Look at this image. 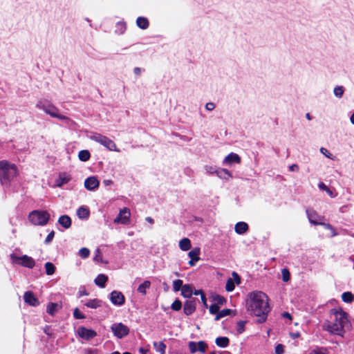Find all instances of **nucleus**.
<instances>
[{
	"instance_id": "1",
	"label": "nucleus",
	"mask_w": 354,
	"mask_h": 354,
	"mask_svg": "<svg viewBox=\"0 0 354 354\" xmlns=\"http://www.w3.org/2000/svg\"><path fill=\"white\" fill-rule=\"evenodd\" d=\"M246 308L251 315L258 317L259 322H265L270 311L268 296L261 291H254L249 293Z\"/></svg>"
},
{
	"instance_id": "2",
	"label": "nucleus",
	"mask_w": 354,
	"mask_h": 354,
	"mask_svg": "<svg viewBox=\"0 0 354 354\" xmlns=\"http://www.w3.org/2000/svg\"><path fill=\"white\" fill-rule=\"evenodd\" d=\"M350 323L347 314L342 310L332 309L330 319L323 324V329L328 333L343 335L345 328H348Z\"/></svg>"
},
{
	"instance_id": "3",
	"label": "nucleus",
	"mask_w": 354,
	"mask_h": 354,
	"mask_svg": "<svg viewBox=\"0 0 354 354\" xmlns=\"http://www.w3.org/2000/svg\"><path fill=\"white\" fill-rule=\"evenodd\" d=\"M19 175L16 165L7 160L0 161V181L3 185H8Z\"/></svg>"
},
{
	"instance_id": "4",
	"label": "nucleus",
	"mask_w": 354,
	"mask_h": 354,
	"mask_svg": "<svg viewBox=\"0 0 354 354\" xmlns=\"http://www.w3.org/2000/svg\"><path fill=\"white\" fill-rule=\"evenodd\" d=\"M36 107L44 111L52 118H57L60 120H66L68 119L66 116L62 114L60 111L55 105L48 101H38L36 104Z\"/></svg>"
},
{
	"instance_id": "5",
	"label": "nucleus",
	"mask_w": 354,
	"mask_h": 354,
	"mask_svg": "<svg viewBox=\"0 0 354 354\" xmlns=\"http://www.w3.org/2000/svg\"><path fill=\"white\" fill-rule=\"evenodd\" d=\"M88 138L94 142H96L106 147L108 150L120 152V150L117 147L115 143L108 137L97 133H91Z\"/></svg>"
},
{
	"instance_id": "6",
	"label": "nucleus",
	"mask_w": 354,
	"mask_h": 354,
	"mask_svg": "<svg viewBox=\"0 0 354 354\" xmlns=\"http://www.w3.org/2000/svg\"><path fill=\"white\" fill-rule=\"evenodd\" d=\"M50 218V214L46 211L34 210L28 215L30 222L35 225H45Z\"/></svg>"
},
{
	"instance_id": "7",
	"label": "nucleus",
	"mask_w": 354,
	"mask_h": 354,
	"mask_svg": "<svg viewBox=\"0 0 354 354\" xmlns=\"http://www.w3.org/2000/svg\"><path fill=\"white\" fill-rule=\"evenodd\" d=\"M10 259L12 263L19 264L26 268H32L35 265V260L26 254L17 257L15 254H11Z\"/></svg>"
},
{
	"instance_id": "8",
	"label": "nucleus",
	"mask_w": 354,
	"mask_h": 354,
	"mask_svg": "<svg viewBox=\"0 0 354 354\" xmlns=\"http://www.w3.org/2000/svg\"><path fill=\"white\" fill-rule=\"evenodd\" d=\"M131 212L127 207L120 209L118 216L115 218L113 223L116 224L128 225L130 222Z\"/></svg>"
},
{
	"instance_id": "9",
	"label": "nucleus",
	"mask_w": 354,
	"mask_h": 354,
	"mask_svg": "<svg viewBox=\"0 0 354 354\" xmlns=\"http://www.w3.org/2000/svg\"><path fill=\"white\" fill-rule=\"evenodd\" d=\"M111 329L114 335L119 339L125 337L129 333V328L121 322L114 323L112 324Z\"/></svg>"
},
{
	"instance_id": "10",
	"label": "nucleus",
	"mask_w": 354,
	"mask_h": 354,
	"mask_svg": "<svg viewBox=\"0 0 354 354\" xmlns=\"http://www.w3.org/2000/svg\"><path fill=\"white\" fill-rule=\"evenodd\" d=\"M109 299L111 302L118 306H121L125 303L124 295L118 290H113L110 293Z\"/></svg>"
},
{
	"instance_id": "11",
	"label": "nucleus",
	"mask_w": 354,
	"mask_h": 354,
	"mask_svg": "<svg viewBox=\"0 0 354 354\" xmlns=\"http://www.w3.org/2000/svg\"><path fill=\"white\" fill-rule=\"evenodd\" d=\"M188 347L191 353H195L197 351L204 353L207 348V344L204 341H199L198 342H189Z\"/></svg>"
},
{
	"instance_id": "12",
	"label": "nucleus",
	"mask_w": 354,
	"mask_h": 354,
	"mask_svg": "<svg viewBox=\"0 0 354 354\" xmlns=\"http://www.w3.org/2000/svg\"><path fill=\"white\" fill-rule=\"evenodd\" d=\"M307 217L310 223L313 225H320L322 224L321 221L322 220V217L319 216L316 211L312 209H307L306 211Z\"/></svg>"
},
{
	"instance_id": "13",
	"label": "nucleus",
	"mask_w": 354,
	"mask_h": 354,
	"mask_svg": "<svg viewBox=\"0 0 354 354\" xmlns=\"http://www.w3.org/2000/svg\"><path fill=\"white\" fill-rule=\"evenodd\" d=\"M79 336L84 339L88 340L97 335V333L92 329H88L85 327H80L77 330Z\"/></svg>"
},
{
	"instance_id": "14",
	"label": "nucleus",
	"mask_w": 354,
	"mask_h": 354,
	"mask_svg": "<svg viewBox=\"0 0 354 354\" xmlns=\"http://www.w3.org/2000/svg\"><path fill=\"white\" fill-rule=\"evenodd\" d=\"M71 179V176L66 172L59 173L57 178L55 180V187H61L68 183Z\"/></svg>"
},
{
	"instance_id": "15",
	"label": "nucleus",
	"mask_w": 354,
	"mask_h": 354,
	"mask_svg": "<svg viewBox=\"0 0 354 354\" xmlns=\"http://www.w3.org/2000/svg\"><path fill=\"white\" fill-rule=\"evenodd\" d=\"M100 182L95 176L87 178L84 181V187L89 191H93L99 187Z\"/></svg>"
},
{
	"instance_id": "16",
	"label": "nucleus",
	"mask_w": 354,
	"mask_h": 354,
	"mask_svg": "<svg viewBox=\"0 0 354 354\" xmlns=\"http://www.w3.org/2000/svg\"><path fill=\"white\" fill-rule=\"evenodd\" d=\"M234 163L240 164L241 158L238 154L232 152L224 158L223 164L231 166Z\"/></svg>"
},
{
	"instance_id": "17",
	"label": "nucleus",
	"mask_w": 354,
	"mask_h": 354,
	"mask_svg": "<svg viewBox=\"0 0 354 354\" xmlns=\"http://www.w3.org/2000/svg\"><path fill=\"white\" fill-rule=\"evenodd\" d=\"M24 299L26 303L32 306L39 305V301L37 298L34 295L32 292L28 291L24 293Z\"/></svg>"
},
{
	"instance_id": "18",
	"label": "nucleus",
	"mask_w": 354,
	"mask_h": 354,
	"mask_svg": "<svg viewBox=\"0 0 354 354\" xmlns=\"http://www.w3.org/2000/svg\"><path fill=\"white\" fill-rule=\"evenodd\" d=\"M249 230L248 225L243 221L238 222L234 225V231L238 234H243Z\"/></svg>"
},
{
	"instance_id": "19",
	"label": "nucleus",
	"mask_w": 354,
	"mask_h": 354,
	"mask_svg": "<svg viewBox=\"0 0 354 354\" xmlns=\"http://www.w3.org/2000/svg\"><path fill=\"white\" fill-rule=\"evenodd\" d=\"M90 211L88 208L84 205L80 207L77 210V216L80 219H86L88 218Z\"/></svg>"
},
{
	"instance_id": "20",
	"label": "nucleus",
	"mask_w": 354,
	"mask_h": 354,
	"mask_svg": "<svg viewBox=\"0 0 354 354\" xmlns=\"http://www.w3.org/2000/svg\"><path fill=\"white\" fill-rule=\"evenodd\" d=\"M61 305L57 303H50L47 306L46 312L49 315L53 316L61 309Z\"/></svg>"
},
{
	"instance_id": "21",
	"label": "nucleus",
	"mask_w": 354,
	"mask_h": 354,
	"mask_svg": "<svg viewBox=\"0 0 354 354\" xmlns=\"http://www.w3.org/2000/svg\"><path fill=\"white\" fill-rule=\"evenodd\" d=\"M58 223L65 229H68L71 226V219L67 215H62L58 219Z\"/></svg>"
},
{
	"instance_id": "22",
	"label": "nucleus",
	"mask_w": 354,
	"mask_h": 354,
	"mask_svg": "<svg viewBox=\"0 0 354 354\" xmlns=\"http://www.w3.org/2000/svg\"><path fill=\"white\" fill-rule=\"evenodd\" d=\"M107 281L108 277L106 275L104 274H100L95 279L94 282L97 286L100 288H104Z\"/></svg>"
},
{
	"instance_id": "23",
	"label": "nucleus",
	"mask_w": 354,
	"mask_h": 354,
	"mask_svg": "<svg viewBox=\"0 0 354 354\" xmlns=\"http://www.w3.org/2000/svg\"><path fill=\"white\" fill-rule=\"evenodd\" d=\"M196 309L195 303L193 301H187L184 305V313L187 315H189L194 312Z\"/></svg>"
},
{
	"instance_id": "24",
	"label": "nucleus",
	"mask_w": 354,
	"mask_h": 354,
	"mask_svg": "<svg viewBox=\"0 0 354 354\" xmlns=\"http://www.w3.org/2000/svg\"><path fill=\"white\" fill-rule=\"evenodd\" d=\"M179 248L183 251H188L192 248L191 241L188 238H183L179 241Z\"/></svg>"
},
{
	"instance_id": "25",
	"label": "nucleus",
	"mask_w": 354,
	"mask_h": 354,
	"mask_svg": "<svg viewBox=\"0 0 354 354\" xmlns=\"http://www.w3.org/2000/svg\"><path fill=\"white\" fill-rule=\"evenodd\" d=\"M181 295L186 298H189L193 295V288L191 285L185 284L182 287Z\"/></svg>"
},
{
	"instance_id": "26",
	"label": "nucleus",
	"mask_w": 354,
	"mask_h": 354,
	"mask_svg": "<svg viewBox=\"0 0 354 354\" xmlns=\"http://www.w3.org/2000/svg\"><path fill=\"white\" fill-rule=\"evenodd\" d=\"M216 176L218 178L225 180L232 178V174L227 169H218L216 172Z\"/></svg>"
},
{
	"instance_id": "27",
	"label": "nucleus",
	"mask_w": 354,
	"mask_h": 354,
	"mask_svg": "<svg viewBox=\"0 0 354 354\" xmlns=\"http://www.w3.org/2000/svg\"><path fill=\"white\" fill-rule=\"evenodd\" d=\"M230 340L227 337H219L215 339L216 344L221 348H226Z\"/></svg>"
},
{
	"instance_id": "28",
	"label": "nucleus",
	"mask_w": 354,
	"mask_h": 354,
	"mask_svg": "<svg viewBox=\"0 0 354 354\" xmlns=\"http://www.w3.org/2000/svg\"><path fill=\"white\" fill-rule=\"evenodd\" d=\"M151 286V282L148 280L145 281L138 287V292L141 293L143 295L147 294V290L149 289Z\"/></svg>"
},
{
	"instance_id": "29",
	"label": "nucleus",
	"mask_w": 354,
	"mask_h": 354,
	"mask_svg": "<svg viewBox=\"0 0 354 354\" xmlns=\"http://www.w3.org/2000/svg\"><path fill=\"white\" fill-rule=\"evenodd\" d=\"M102 301L97 299H90L86 304L85 306L90 308H97L102 306Z\"/></svg>"
},
{
	"instance_id": "30",
	"label": "nucleus",
	"mask_w": 354,
	"mask_h": 354,
	"mask_svg": "<svg viewBox=\"0 0 354 354\" xmlns=\"http://www.w3.org/2000/svg\"><path fill=\"white\" fill-rule=\"evenodd\" d=\"M153 347L160 354H165L166 345L162 342H154Z\"/></svg>"
},
{
	"instance_id": "31",
	"label": "nucleus",
	"mask_w": 354,
	"mask_h": 354,
	"mask_svg": "<svg viewBox=\"0 0 354 354\" xmlns=\"http://www.w3.org/2000/svg\"><path fill=\"white\" fill-rule=\"evenodd\" d=\"M137 26L141 29H147L149 26V21L145 17H139L136 20Z\"/></svg>"
},
{
	"instance_id": "32",
	"label": "nucleus",
	"mask_w": 354,
	"mask_h": 354,
	"mask_svg": "<svg viewBox=\"0 0 354 354\" xmlns=\"http://www.w3.org/2000/svg\"><path fill=\"white\" fill-rule=\"evenodd\" d=\"M201 249L199 248H195L188 252V257L193 260H200Z\"/></svg>"
},
{
	"instance_id": "33",
	"label": "nucleus",
	"mask_w": 354,
	"mask_h": 354,
	"mask_svg": "<svg viewBox=\"0 0 354 354\" xmlns=\"http://www.w3.org/2000/svg\"><path fill=\"white\" fill-rule=\"evenodd\" d=\"M308 354H329V351L324 347H314L309 351Z\"/></svg>"
},
{
	"instance_id": "34",
	"label": "nucleus",
	"mask_w": 354,
	"mask_h": 354,
	"mask_svg": "<svg viewBox=\"0 0 354 354\" xmlns=\"http://www.w3.org/2000/svg\"><path fill=\"white\" fill-rule=\"evenodd\" d=\"M44 267H45V270H46V273L48 275H52L53 274H54V272L55 271V267L52 263H50V262L46 263Z\"/></svg>"
},
{
	"instance_id": "35",
	"label": "nucleus",
	"mask_w": 354,
	"mask_h": 354,
	"mask_svg": "<svg viewBox=\"0 0 354 354\" xmlns=\"http://www.w3.org/2000/svg\"><path fill=\"white\" fill-rule=\"evenodd\" d=\"M78 157L82 161H87L90 158V153L87 150H82L79 152Z\"/></svg>"
},
{
	"instance_id": "36",
	"label": "nucleus",
	"mask_w": 354,
	"mask_h": 354,
	"mask_svg": "<svg viewBox=\"0 0 354 354\" xmlns=\"http://www.w3.org/2000/svg\"><path fill=\"white\" fill-rule=\"evenodd\" d=\"M344 93V87L342 86H337L333 89L334 95L338 98L342 97L343 96Z\"/></svg>"
},
{
	"instance_id": "37",
	"label": "nucleus",
	"mask_w": 354,
	"mask_h": 354,
	"mask_svg": "<svg viewBox=\"0 0 354 354\" xmlns=\"http://www.w3.org/2000/svg\"><path fill=\"white\" fill-rule=\"evenodd\" d=\"M354 295L351 292H346L342 295V299L344 302L350 303L353 301Z\"/></svg>"
},
{
	"instance_id": "38",
	"label": "nucleus",
	"mask_w": 354,
	"mask_h": 354,
	"mask_svg": "<svg viewBox=\"0 0 354 354\" xmlns=\"http://www.w3.org/2000/svg\"><path fill=\"white\" fill-rule=\"evenodd\" d=\"M183 286V281L180 279H176L173 281V289L175 292H178L181 290Z\"/></svg>"
},
{
	"instance_id": "39",
	"label": "nucleus",
	"mask_w": 354,
	"mask_h": 354,
	"mask_svg": "<svg viewBox=\"0 0 354 354\" xmlns=\"http://www.w3.org/2000/svg\"><path fill=\"white\" fill-rule=\"evenodd\" d=\"M319 151L326 158L330 160H335V156L326 148L321 147L319 149Z\"/></svg>"
},
{
	"instance_id": "40",
	"label": "nucleus",
	"mask_w": 354,
	"mask_h": 354,
	"mask_svg": "<svg viewBox=\"0 0 354 354\" xmlns=\"http://www.w3.org/2000/svg\"><path fill=\"white\" fill-rule=\"evenodd\" d=\"M235 285L232 279H228L226 282L225 289L227 292H232L234 290Z\"/></svg>"
},
{
	"instance_id": "41",
	"label": "nucleus",
	"mask_w": 354,
	"mask_h": 354,
	"mask_svg": "<svg viewBox=\"0 0 354 354\" xmlns=\"http://www.w3.org/2000/svg\"><path fill=\"white\" fill-rule=\"evenodd\" d=\"M231 313V310L230 309H223L221 311H219V313L216 315L215 317V320H218L222 317H224Z\"/></svg>"
},
{
	"instance_id": "42",
	"label": "nucleus",
	"mask_w": 354,
	"mask_h": 354,
	"mask_svg": "<svg viewBox=\"0 0 354 354\" xmlns=\"http://www.w3.org/2000/svg\"><path fill=\"white\" fill-rule=\"evenodd\" d=\"M90 254V250L86 248H82L79 250V255L83 259L87 258Z\"/></svg>"
},
{
	"instance_id": "43",
	"label": "nucleus",
	"mask_w": 354,
	"mask_h": 354,
	"mask_svg": "<svg viewBox=\"0 0 354 354\" xmlns=\"http://www.w3.org/2000/svg\"><path fill=\"white\" fill-rule=\"evenodd\" d=\"M214 301L216 302L215 304L218 305H223L225 303L226 300L224 297L220 295H215L213 297Z\"/></svg>"
},
{
	"instance_id": "44",
	"label": "nucleus",
	"mask_w": 354,
	"mask_h": 354,
	"mask_svg": "<svg viewBox=\"0 0 354 354\" xmlns=\"http://www.w3.org/2000/svg\"><path fill=\"white\" fill-rule=\"evenodd\" d=\"M282 279L283 281L287 282L290 280V272L288 269L284 268L281 271Z\"/></svg>"
},
{
	"instance_id": "45",
	"label": "nucleus",
	"mask_w": 354,
	"mask_h": 354,
	"mask_svg": "<svg viewBox=\"0 0 354 354\" xmlns=\"http://www.w3.org/2000/svg\"><path fill=\"white\" fill-rule=\"evenodd\" d=\"M209 310L211 314L216 315L219 313V306L214 304L209 306Z\"/></svg>"
},
{
	"instance_id": "46",
	"label": "nucleus",
	"mask_w": 354,
	"mask_h": 354,
	"mask_svg": "<svg viewBox=\"0 0 354 354\" xmlns=\"http://www.w3.org/2000/svg\"><path fill=\"white\" fill-rule=\"evenodd\" d=\"M204 169H205L206 173L209 174H216V172L218 171V170H216L214 167L211 166V165H205Z\"/></svg>"
},
{
	"instance_id": "47",
	"label": "nucleus",
	"mask_w": 354,
	"mask_h": 354,
	"mask_svg": "<svg viewBox=\"0 0 354 354\" xmlns=\"http://www.w3.org/2000/svg\"><path fill=\"white\" fill-rule=\"evenodd\" d=\"M182 307L181 301L178 299H176L171 304V308L174 310H179Z\"/></svg>"
},
{
	"instance_id": "48",
	"label": "nucleus",
	"mask_w": 354,
	"mask_h": 354,
	"mask_svg": "<svg viewBox=\"0 0 354 354\" xmlns=\"http://www.w3.org/2000/svg\"><path fill=\"white\" fill-rule=\"evenodd\" d=\"M94 261H100L101 263H106L107 262H104L103 260H102V254H101V252H100V249H97L95 250V255L93 258Z\"/></svg>"
},
{
	"instance_id": "49",
	"label": "nucleus",
	"mask_w": 354,
	"mask_h": 354,
	"mask_svg": "<svg viewBox=\"0 0 354 354\" xmlns=\"http://www.w3.org/2000/svg\"><path fill=\"white\" fill-rule=\"evenodd\" d=\"M73 316L76 319H84L85 317L77 308H75L73 311Z\"/></svg>"
},
{
	"instance_id": "50",
	"label": "nucleus",
	"mask_w": 354,
	"mask_h": 354,
	"mask_svg": "<svg viewBox=\"0 0 354 354\" xmlns=\"http://www.w3.org/2000/svg\"><path fill=\"white\" fill-rule=\"evenodd\" d=\"M118 31L120 34H122L126 30L125 24L123 22H119L117 24Z\"/></svg>"
},
{
	"instance_id": "51",
	"label": "nucleus",
	"mask_w": 354,
	"mask_h": 354,
	"mask_svg": "<svg viewBox=\"0 0 354 354\" xmlns=\"http://www.w3.org/2000/svg\"><path fill=\"white\" fill-rule=\"evenodd\" d=\"M55 236V232L52 230L45 239V243L48 244L51 242Z\"/></svg>"
},
{
	"instance_id": "52",
	"label": "nucleus",
	"mask_w": 354,
	"mask_h": 354,
	"mask_svg": "<svg viewBox=\"0 0 354 354\" xmlns=\"http://www.w3.org/2000/svg\"><path fill=\"white\" fill-rule=\"evenodd\" d=\"M232 276L233 281L234 283H236V284H239L241 283L240 277L239 276V274L236 272H233L232 274Z\"/></svg>"
},
{
	"instance_id": "53",
	"label": "nucleus",
	"mask_w": 354,
	"mask_h": 354,
	"mask_svg": "<svg viewBox=\"0 0 354 354\" xmlns=\"http://www.w3.org/2000/svg\"><path fill=\"white\" fill-rule=\"evenodd\" d=\"M143 71H144V69L140 67H135L133 68V73L137 77L140 76Z\"/></svg>"
},
{
	"instance_id": "54",
	"label": "nucleus",
	"mask_w": 354,
	"mask_h": 354,
	"mask_svg": "<svg viewBox=\"0 0 354 354\" xmlns=\"http://www.w3.org/2000/svg\"><path fill=\"white\" fill-rule=\"evenodd\" d=\"M283 346L282 344H278L275 347V354H283Z\"/></svg>"
},
{
	"instance_id": "55",
	"label": "nucleus",
	"mask_w": 354,
	"mask_h": 354,
	"mask_svg": "<svg viewBox=\"0 0 354 354\" xmlns=\"http://www.w3.org/2000/svg\"><path fill=\"white\" fill-rule=\"evenodd\" d=\"M321 225L324 226L325 228L331 230L332 236H335L336 235V233L335 232V230L333 229V227L330 224H326V223H322V224H321Z\"/></svg>"
},
{
	"instance_id": "56",
	"label": "nucleus",
	"mask_w": 354,
	"mask_h": 354,
	"mask_svg": "<svg viewBox=\"0 0 354 354\" xmlns=\"http://www.w3.org/2000/svg\"><path fill=\"white\" fill-rule=\"evenodd\" d=\"M318 187L319 189L326 192L329 188L326 185H325L323 182H319L318 183Z\"/></svg>"
},
{
	"instance_id": "57",
	"label": "nucleus",
	"mask_w": 354,
	"mask_h": 354,
	"mask_svg": "<svg viewBox=\"0 0 354 354\" xmlns=\"http://www.w3.org/2000/svg\"><path fill=\"white\" fill-rule=\"evenodd\" d=\"M215 108V104L213 102H208L205 104V109L207 111H212Z\"/></svg>"
},
{
	"instance_id": "58",
	"label": "nucleus",
	"mask_w": 354,
	"mask_h": 354,
	"mask_svg": "<svg viewBox=\"0 0 354 354\" xmlns=\"http://www.w3.org/2000/svg\"><path fill=\"white\" fill-rule=\"evenodd\" d=\"M289 169L291 171H299V166L296 164H293L289 167Z\"/></svg>"
},
{
	"instance_id": "59",
	"label": "nucleus",
	"mask_w": 354,
	"mask_h": 354,
	"mask_svg": "<svg viewBox=\"0 0 354 354\" xmlns=\"http://www.w3.org/2000/svg\"><path fill=\"white\" fill-rule=\"evenodd\" d=\"M103 184L105 186H110L113 184V181L111 179H106L103 180Z\"/></svg>"
},
{
	"instance_id": "60",
	"label": "nucleus",
	"mask_w": 354,
	"mask_h": 354,
	"mask_svg": "<svg viewBox=\"0 0 354 354\" xmlns=\"http://www.w3.org/2000/svg\"><path fill=\"white\" fill-rule=\"evenodd\" d=\"M331 198L335 197V195L333 194V191L328 188L326 192Z\"/></svg>"
},
{
	"instance_id": "61",
	"label": "nucleus",
	"mask_w": 354,
	"mask_h": 354,
	"mask_svg": "<svg viewBox=\"0 0 354 354\" xmlns=\"http://www.w3.org/2000/svg\"><path fill=\"white\" fill-rule=\"evenodd\" d=\"M201 300H202V302H203V304H204V306H205V307H207L206 298H205V296L204 295H202Z\"/></svg>"
},
{
	"instance_id": "62",
	"label": "nucleus",
	"mask_w": 354,
	"mask_h": 354,
	"mask_svg": "<svg viewBox=\"0 0 354 354\" xmlns=\"http://www.w3.org/2000/svg\"><path fill=\"white\" fill-rule=\"evenodd\" d=\"M198 261H195V260H193V259H190V261H189V265L190 266H194L196 265V263L198 262Z\"/></svg>"
},
{
	"instance_id": "63",
	"label": "nucleus",
	"mask_w": 354,
	"mask_h": 354,
	"mask_svg": "<svg viewBox=\"0 0 354 354\" xmlns=\"http://www.w3.org/2000/svg\"><path fill=\"white\" fill-rule=\"evenodd\" d=\"M193 294H194L195 295H200L201 297H202V295H204V294L203 293V292H202L201 290H195L194 292L193 291Z\"/></svg>"
},
{
	"instance_id": "64",
	"label": "nucleus",
	"mask_w": 354,
	"mask_h": 354,
	"mask_svg": "<svg viewBox=\"0 0 354 354\" xmlns=\"http://www.w3.org/2000/svg\"><path fill=\"white\" fill-rule=\"evenodd\" d=\"M350 120H351V122L354 125V112L351 115Z\"/></svg>"
}]
</instances>
